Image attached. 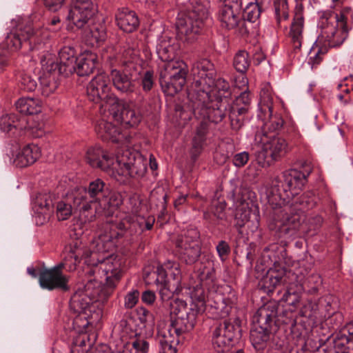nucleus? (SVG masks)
Listing matches in <instances>:
<instances>
[{
    "mask_svg": "<svg viewBox=\"0 0 353 353\" xmlns=\"http://www.w3.org/2000/svg\"><path fill=\"white\" fill-rule=\"evenodd\" d=\"M216 276L213 261H202L197 270V283L189 288L191 299L190 307L179 299L170 303L171 314L174 318L170 325L159 330V340L179 343V336L190 331L194 327L196 317L206 308L208 292L216 290Z\"/></svg>",
    "mask_w": 353,
    "mask_h": 353,
    "instance_id": "f257e3e1",
    "label": "nucleus"
},
{
    "mask_svg": "<svg viewBox=\"0 0 353 353\" xmlns=\"http://www.w3.org/2000/svg\"><path fill=\"white\" fill-rule=\"evenodd\" d=\"M311 172L310 165L306 166L303 172L296 169L286 170L283 174L282 192L276 185L268 192V201L272 209L270 215L271 230L292 235L299 228L301 215L299 212H294L289 203L300 193Z\"/></svg>",
    "mask_w": 353,
    "mask_h": 353,
    "instance_id": "f03ea898",
    "label": "nucleus"
},
{
    "mask_svg": "<svg viewBox=\"0 0 353 353\" xmlns=\"http://www.w3.org/2000/svg\"><path fill=\"white\" fill-rule=\"evenodd\" d=\"M69 201L79 210V218L83 222H92L97 214L103 213L110 219L123 202L119 192H110L100 179L90 182L88 188L75 187L69 190Z\"/></svg>",
    "mask_w": 353,
    "mask_h": 353,
    "instance_id": "7ed1b4c3",
    "label": "nucleus"
},
{
    "mask_svg": "<svg viewBox=\"0 0 353 353\" xmlns=\"http://www.w3.org/2000/svg\"><path fill=\"white\" fill-rule=\"evenodd\" d=\"M85 159L91 167L108 172L119 183L130 177H142L147 170V159L136 150H119L114 161L100 146L94 145L88 149Z\"/></svg>",
    "mask_w": 353,
    "mask_h": 353,
    "instance_id": "20e7f679",
    "label": "nucleus"
},
{
    "mask_svg": "<svg viewBox=\"0 0 353 353\" xmlns=\"http://www.w3.org/2000/svg\"><path fill=\"white\" fill-rule=\"evenodd\" d=\"M179 45L176 38L162 34L158 39L157 53L164 62L160 72V83L163 92L174 96L186 83L187 65L182 60L174 59Z\"/></svg>",
    "mask_w": 353,
    "mask_h": 353,
    "instance_id": "39448f33",
    "label": "nucleus"
},
{
    "mask_svg": "<svg viewBox=\"0 0 353 353\" xmlns=\"http://www.w3.org/2000/svg\"><path fill=\"white\" fill-rule=\"evenodd\" d=\"M154 221L153 216L145 217L117 211L103 225L99 234V239L96 242L97 249L109 250L114 245V240L127 232L132 235L139 231L150 230Z\"/></svg>",
    "mask_w": 353,
    "mask_h": 353,
    "instance_id": "423d86ee",
    "label": "nucleus"
},
{
    "mask_svg": "<svg viewBox=\"0 0 353 353\" xmlns=\"http://www.w3.org/2000/svg\"><path fill=\"white\" fill-rule=\"evenodd\" d=\"M208 0H188L185 9L180 11L176 22L177 36L181 40L192 43L196 40L209 17Z\"/></svg>",
    "mask_w": 353,
    "mask_h": 353,
    "instance_id": "0eeeda50",
    "label": "nucleus"
},
{
    "mask_svg": "<svg viewBox=\"0 0 353 353\" xmlns=\"http://www.w3.org/2000/svg\"><path fill=\"white\" fill-rule=\"evenodd\" d=\"M208 90L203 92H189L188 103L184 105L179 113L180 118L184 121L195 118H205L213 123L221 122L227 110L226 103L222 99L210 98Z\"/></svg>",
    "mask_w": 353,
    "mask_h": 353,
    "instance_id": "6e6552de",
    "label": "nucleus"
},
{
    "mask_svg": "<svg viewBox=\"0 0 353 353\" xmlns=\"http://www.w3.org/2000/svg\"><path fill=\"white\" fill-rule=\"evenodd\" d=\"M192 72L194 76V88L189 92H203L208 90L210 98L216 93L219 98L230 94V84L223 78L215 79L216 70L213 63L208 59H201L194 64Z\"/></svg>",
    "mask_w": 353,
    "mask_h": 353,
    "instance_id": "1a4fd4ad",
    "label": "nucleus"
},
{
    "mask_svg": "<svg viewBox=\"0 0 353 353\" xmlns=\"http://www.w3.org/2000/svg\"><path fill=\"white\" fill-rule=\"evenodd\" d=\"M255 159L262 168H268L274 162L281 160L290 151L288 141L283 137H268L262 131H258L252 143Z\"/></svg>",
    "mask_w": 353,
    "mask_h": 353,
    "instance_id": "9d476101",
    "label": "nucleus"
},
{
    "mask_svg": "<svg viewBox=\"0 0 353 353\" xmlns=\"http://www.w3.org/2000/svg\"><path fill=\"white\" fill-rule=\"evenodd\" d=\"M94 239L91 244V251H87L85 256L86 263L89 265L97 266L99 265V271L101 270L105 275L106 285L111 290H114L122 276V260L117 256L110 255L107 257H101L99 256L100 253H105L112 250L115 244L107 250H99L97 249V241Z\"/></svg>",
    "mask_w": 353,
    "mask_h": 353,
    "instance_id": "9b49d317",
    "label": "nucleus"
},
{
    "mask_svg": "<svg viewBox=\"0 0 353 353\" xmlns=\"http://www.w3.org/2000/svg\"><path fill=\"white\" fill-rule=\"evenodd\" d=\"M51 37L48 28H41L39 26H26L23 29L10 32L6 38L5 42L10 50L21 48L23 44H28L31 51L44 50V47Z\"/></svg>",
    "mask_w": 353,
    "mask_h": 353,
    "instance_id": "f8f14e48",
    "label": "nucleus"
},
{
    "mask_svg": "<svg viewBox=\"0 0 353 353\" xmlns=\"http://www.w3.org/2000/svg\"><path fill=\"white\" fill-rule=\"evenodd\" d=\"M139 49L136 43L128 46L122 54V64L125 72L112 70L110 77L114 87L121 93H131L135 90V85L131 80L132 70H137L141 63Z\"/></svg>",
    "mask_w": 353,
    "mask_h": 353,
    "instance_id": "ddd939ff",
    "label": "nucleus"
},
{
    "mask_svg": "<svg viewBox=\"0 0 353 353\" xmlns=\"http://www.w3.org/2000/svg\"><path fill=\"white\" fill-rule=\"evenodd\" d=\"M347 18L342 11L336 17H333L330 12H322L318 23L321 30L319 39L325 40L330 47L341 46L347 37L345 27Z\"/></svg>",
    "mask_w": 353,
    "mask_h": 353,
    "instance_id": "4468645a",
    "label": "nucleus"
},
{
    "mask_svg": "<svg viewBox=\"0 0 353 353\" xmlns=\"http://www.w3.org/2000/svg\"><path fill=\"white\" fill-rule=\"evenodd\" d=\"M120 343L116 350L110 352L107 346L97 350L94 353H148V342L131 328L126 320H121L119 324Z\"/></svg>",
    "mask_w": 353,
    "mask_h": 353,
    "instance_id": "2eb2a0df",
    "label": "nucleus"
},
{
    "mask_svg": "<svg viewBox=\"0 0 353 353\" xmlns=\"http://www.w3.org/2000/svg\"><path fill=\"white\" fill-rule=\"evenodd\" d=\"M87 95L90 101L101 104V109H108L119 98L112 92L110 78L105 72L94 76L87 85Z\"/></svg>",
    "mask_w": 353,
    "mask_h": 353,
    "instance_id": "dca6fc26",
    "label": "nucleus"
},
{
    "mask_svg": "<svg viewBox=\"0 0 353 353\" xmlns=\"http://www.w3.org/2000/svg\"><path fill=\"white\" fill-rule=\"evenodd\" d=\"M40 59L42 74L39 77L42 95L48 97L58 87V77L61 73V68H58V63L53 54L43 50L37 54Z\"/></svg>",
    "mask_w": 353,
    "mask_h": 353,
    "instance_id": "f3484780",
    "label": "nucleus"
},
{
    "mask_svg": "<svg viewBox=\"0 0 353 353\" xmlns=\"http://www.w3.org/2000/svg\"><path fill=\"white\" fill-rule=\"evenodd\" d=\"M95 301L88 295L83 290H78L72 296L70 302V307L74 312L78 314L74 323H78L79 320L85 319V323L81 327L85 328L88 325H96L101 316L100 310L94 311V307L91 305Z\"/></svg>",
    "mask_w": 353,
    "mask_h": 353,
    "instance_id": "a211bd4d",
    "label": "nucleus"
},
{
    "mask_svg": "<svg viewBox=\"0 0 353 353\" xmlns=\"http://www.w3.org/2000/svg\"><path fill=\"white\" fill-rule=\"evenodd\" d=\"M234 227L241 234V228L248 225L252 231L259 225V211L245 195L238 196L234 201Z\"/></svg>",
    "mask_w": 353,
    "mask_h": 353,
    "instance_id": "6ab92c4d",
    "label": "nucleus"
},
{
    "mask_svg": "<svg viewBox=\"0 0 353 353\" xmlns=\"http://www.w3.org/2000/svg\"><path fill=\"white\" fill-rule=\"evenodd\" d=\"M240 325L238 320L224 321L216 325L212 331V343L219 353L230 350L234 340L239 335Z\"/></svg>",
    "mask_w": 353,
    "mask_h": 353,
    "instance_id": "aec40b11",
    "label": "nucleus"
},
{
    "mask_svg": "<svg viewBox=\"0 0 353 353\" xmlns=\"http://www.w3.org/2000/svg\"><path fill=\"white\" fill-rule=\"evenodd\" d=\"M199 232L196 229L188 230L176 241V246L182 260L187 264H193L201 254Z\"/></svg>",
    "mask_w": 353,
    "mask_h": 353,
    "instance_id": "412c9836",
    "label": "nucleus"
},
{
    "mask_svg": "<svg viewBox=\"0 0 353 353\" xmlns=\"http://www.w3.org/2000/svg\"><path fill=\"white\" fill-rule=\"evenodd\" d=\"M246 0H227L220 7L218 20L222 28L234 30L242 22L241 9Z\"/></svg>",
    "mask_w": 353,
    "mask_h": 353,
    "instance_id": "4be33fe9",
    "label": "nucleus"
},
{
    "mask_svg": "<svg viewBox=\"0 0 353 353\" xmlns=\"http://www.w3.org/2000/svg\"><path fill=\"white\" fill-rule=\"evenodd\" d=\"M294 274L284 267L274 264L262 278L260 285L265 292H272L277 287L292 284Z\"/></svg>",
    "mask_w": 353,
    "mask_h": 353,
    "instance_id": "5701e85b",
    "label": "nucleus"
},
{
    "mask_svg": "<svg viewBox=\"0 0 353 353\" xmlns=\"http://www.w3.org/2000/svg\"><path fill=\"white\" fill-rule=\"evenodd\" d=\"M94 12L91 0H72L67 19L77 28H82L92 18Z\"/></svg>",
    "mask_w": 353,
    "mask_h": 353,
    "instance_id": "b1692460",
    "label": "nucleus"
},
{
    "mask_svg": "<svg viewBox=\"0 0 353 353\" xmlns=\"http://www.w3.org/2000/svg\"><path fill=\"white\" fill-rule=\"evenodd\" d=\"M108 112L114 121L126 128L136 127L141 120V115L139 112L119 99L108 108Z\"/></svg>",
    "mask_w": 353,
    "mask_h": 353,
    "instance_id": "393cba45",
    "label": "nucleus"
},
{
    "mask_svg": "<svg viewBox=\"0 0 353 353\" xmlns=\"http://www.w3.org/2000/svg\"><path fill=\"white\" fill-rule=\"evenodd\" d=\"M95 131L103 139L111 140L113 142H122L127 149H130V147L133 145L132 137L121 134L115 125L104 118L97 121Z\"/></svg>",
    "mask_w": 353,
    "mask_h": 353,
    "instance_id": "a878e982",
    "label": "nucleus"
},
{
    "mask_svg": "<svg viewBox=\"0 0 353 353\" xmlns=\"http://www.w3.org/2000/svg\"><path fill=\"white\" fill-rule=\"evenodd\" d=\"M70 277L55 270H43L39 275V284L43 289L48 290H61L68 291L70 290L68 285Z\"/></svg>",
    "mask_w": 353,
    "mask_h": 353,
    "instance_id": "bb28decb",
    "label": "nucleus"
},
{
    "mask_svg": "<svg viewBox=\"0 0 353 353\" xmlns=\"http://www.w3.org/2000/svg\"><path fill=\"white\" fill-rule=\"evenodd\" d=\"M54 196L50 193L37 196L33 206L37 224L43 225L50 219L54 212Z\"/></svg>",
    "mask_w": 353,
    "mask_h": 353,
    "instance_id": "cd10ccee",
    "label": "nucleus"
},
{
    "mask_svg": "<svg viewBox=\"0 0 353 353\" xmlns=\"http://www.w3.org/2000/svg\"><path fill=\"white\" fill-rule=\"evenodd\" d=\"M40 148L33 143L19 148L13 154L12 162L19 168H26L34 163L41 157Z\"/></svg>",
    "mask_w": 353,
    "mask_h": 353,
    "instance_id": "c85d7f7f",
    "label": "nucleus"
},
{
    "mask_svg": "<svg viewBox=\"0 0 353 353\" xmlns=\"http://www.w3.org/2000/svg\"><path fill=\"white\" fill-rule=\"evenodd\" d=\"M115 19L118 27L125 32H132L139 25V20L134 11L128 8L117 10Z\"/></svg>",
    "mask_w": 353,
    "mask_h": 353,
    "instance_id": "c756f323",
    "label": "nucleus"
},
{
    "mask_svg": "<svg viewBox=\"0 0 353 353\" xmlns=\"http://www.w3.org/2000/svg\"><path fill=\"white\" fill-rule=\"evenodd\" d=\"M97 55L90 51H84L77 57L74 72L83 77L91 74L96 67Z\"/></svg>",
    "mask_w": 353,
    "mask_h": 353,
    "instance_id": "7c9ffc66",
    "label": "nucleus"
},
{
    "mask_svg": "<svg viewBox=\"0 0 353 353\" xmlns=\"http://www.w3.org/2000/svg\"><path fill=\"white\" fill-rule=\"evenodd\" d=\"M276 316V310L273 305L261 307L253 316V327H262L270 330L274 319Z\"/></svg>",
    "mask_w": 353,
    "mask_h": 353,
    "instance_id": "2f4dec72",
    "label": "nucleus"
},
{
    "mask_svg": "<svg viewBox=\"0 0 353 353\" xmlns=\"http://www.w3.org/2000/svg\"><path fill=\"white\" fill-rule=\"evenodd\" d=\"M160 270H163L164 273L163 279H170L171 283L182 288L181 285V272L178 263L171 261H168L163 265L158 266L157 271L154 274L159 276Z\"/></svg>",
    "mask_w": 353,
    "mask_h": 353,
    "instance_id": "473e14b6",
    "label": "nucleus"
},
{
    "mask_svg": "<svg viewBox=\"0 0 353 353\" xmlns=\"http://www.w3.org/2000/svg\"><path fill=\"white\" fill-rule=\"evenodd\" d=\"M59 65L58 68H61V73L65 74L74 72V65L77 60L76 51L74 48L70 46H64L59 52Z\"/></svg>",
    "mask_w": 353,
    "mask_h": 353,
    "instance_id": "72a5a7b5",
    "label": "nucleus"
},
{
    "mask_svg": "<svg viewBox=\"0 0 353 353\" xmlns=\"http://www.w3.org/2000/svg\"><path fill=\"white\" fill-rule=\"evenodd\" d=\"M160 271L159 276L157 275L155 283L157 285L161 300L165 301L171 299L174 293H179L182 288H179L171 283L170 279H163L164 273L163 270Z\"/></svg>",
    "mask_w": 353,
    "mask_h": 353,
    "instance_id": "f704fd0d",
    "label": "nucleus"
},
{
    "mask_svg": "<svg viewBox=\"0 0 353 353\" xmlns=\"http://www.w3.org/2000/svg\"><path fill=\"white\" fill-rule=\"evenodd\" d=\"M304 17L301 11L296 12L288 35L295 48H300L303 39Z\"/></svg>",
    "mask_w": 353,
    "mask_h": 353,
    "instance_id": "c9c22d12",
    "label": "nucleus"
},
{
    "mask_svg": "<svg viewBox=\"0 0 353 353\" xmlns=\"http://www.w3.org/2000/svg\"><path fill=\"white\" fill-rule=\"evenodd\" d=\"M26 123V117L16 114L3 115L0 118L1 130L6 132H11L13 129L23 131Z\"/></svg>",
    "mask_w": 353,
    "mask_h": 353,
    "instance_id": "e433bc0d",
    "label": "nucleus"
},
{
    "mask_svg": "<svg viewBox=\"0 0 353 353\" xmlns=\"http://www.w3.org/2000/svg\"><path fill=\"white\" fill-rule=\"evenodd\" d=\"M87 255V250L83 251L79 248H71L68 256H65L63 262L59 263L57 265L51 268V270H55L57 272H62L63 268L68 265V261H71V264L69 265V271H73L76 268L77 263L81 259H84L86 260L85 256Z\"/></svg>",
    "mask_w": 353,
    "mask_h": 353,
    "instance_id": "4c0bfd02",
    "label": "nucleus"
},
{
    "mask_svg": "<svg viewBox=\"0 0 353 353\" xmlns=\"http://www.w3.org/2000/svg\"><path fill=\"white\" fill-rule=\"evenodd\" d=\"M112 290L108 288L106 285L103 286L101 281L93 279L87 282L83 291L94 301H97L108 296Z\"/></svg>",
    "mask_w": 353,
    "mask_h": 353,
    "instance_id": "58836bf2",
    "label": "nucleus"
},
{
    "mask_svg": "<svg viewBox=\"0 0 353 353\" xmlns=\"http://www.w3.org/2000/svg\"><path fill=\"white\" fill-rule=\"evenodd\" d=\"M69 191L65 195L64 200L59 201L56 205V215L59 221L67 220L70 217L72 212H78L79 210L75 208L74 203L69 201Z\"/></svg>",
    "mask_w": 353,
    "mask_h": 353,
    "instance_id": "ea45409f",
    "label": "nucleus"
},
{
    "mask_svg": "<svg viewBox=\"0 0 353 353\" xmlns=\"http://www.w3.org/2000/svg\"><path fill=\"white\" fill-rule=\"evenodd\" d=\"M17 110L25 114H34L41 112L40 101L33 98H21L16 102Z\"/></svg>",
    "mask_w": 353,
    "mask_h": 353,
    "instance_id": "a19ab883",
    "label": "nucleus"
},
{
    "mask_svg": "<svg viewBox=\"0 0 353 353\" xmlns=\"http://www.w3.org/2000/svg\"><path fill=\"white\" fill-rule=\"evenodd\" d=\"M323 281L318 273H312L308 275L300 284H296L299 291H305L308 294H315L322 285Z\"/></svg>",
    "mask_w": 353,
    "mask_h": 353,
    "instance_id": "79ce46f5",
    "label": "nucleus"
},
{
    "mask_svg": "<svg viewBox=\"0 0 353 353\" xmlns=\"http://www.w3.org/2000/svg\"><path fill=\"white\" fill-rule=\"evenodd\" d=\"M232 298H223L221 294H216L214 297V305L216 315L219 317H225L229 314L232 305L234 304L235 298L234 292L232 293Z\"/></svg>",
    "mask_w": 353,
    "mask_h": 353,
    "instance_id": "37998d69",
    "label": "nucleus"
},
{
    "mask_svg": "<svg viewBox=\"0 0 353 353\" xmlns=\"http://www.w3.org/2000/svg\"><path fill=\"white\" fill-rule=\"evenodd\" d=\"M270 330L252 327L250 331V341L256 350L263 349L270 338Z\"/></svg>",
    "mask_w": 353,
    "mask_h": 353,
    "instance_id": "c03bdc74",
    "label": "nucleus"
},
{
    "mask_svg": "<svg viewBox=\"0 0 353 353\" xmlns=\"http://www.w3.org/2000/svg\"><path fill=\"white\" fill-rule=\"evenodd\" d=\"M247 113L245 108H239L236 107H229L228 114L230 121L231 129L234 132H238L243 125L244 117Z\"/></svg>",
    "mask_w": 353,
    "mask_h": 353,
    "instance_id": "a18cd8bd",
    "label": "nucleus"
},
{
    "mask_svg": "<svg viewBox=\"0 0 353 353\" xmlns=\"http://www.w3.org/2000/svg\"><path fill=\"white\" fill-rule=\"evenodd\" d=\"M26 127L23 129L26 133L34 138L42 137L46 134L45 123L43 121L26 117Z\"/></svg>",
    "mask_w": 353,
    "mask_h": 353,
    "instance_id": "49530a36",
    "label": "nucleus"
},
{
    "mask_svg": "<svg viewBox=\"0 0 353 353\" xmlns=\"http://www.w3.org/2000/svg\"><path fill=\"white\" fill-rule=\"evenodd\" d=\"M260 3L257 0L256 2L247 3L241 16L243 20L252 23L256 21L260 17L262 9Z\"/></svg>",
    "mask_w": 353,
    "mask_h": 353,
    "instance_id": "de8ad7c7",
    "label": "nucleus"
},
{
    "mask_svg": "<svg viewBox=\"0 0 353 353\" xmlns=\"http://www.w3.org/2000/svg\"><path fill=\"white\" fill-rule=\"evenodd\" d=\"M272 101V88L269 83H266L263 86L260 92V109L262 111H268L271 113Z\"/></svg>",
    "mask_w": 353,
    "mask_h": 353,
    "instance_id": "09e8293b",
    "label": "nucleus"
},
{
    "mask_svg": "<svg viewBox=\"0 0 353 353\" xmlns=\"http://www.w3.org/2000/svg\"><path fill=\"white\" fill-rule=\"evenodd\" d=\"M274 10L276 23H281L289 18V7L287 0H274Z\"/></svg>",
    "mask_w": 353,
    "mask_h": 353,
    "instance_id": "8fccbe9b",
    "label": "nucleus"
},
{
    "mask_svg": "<svg viewBox=\"0 0 353 353\" xmlns=\"http://www.w3.org/2000/svg\"><path fill=\"white\" fill-rule=\"evenodd\" d=\"M350 342H353L346 334H339L333 341V348L335 353H353L350 348Z\"/></svg>",
    "mask_w": 353,
    "mask_h": 353,
    "instance_id": "3c124183",
    "label": "nucleus"
},
{
    "mask_svg": "<svg viewBox=\"0 0 353 353\" xmlns=\"http://www.w3.org/2000/svg\"><path fill=\"white\" fill-rule=\"evenodd\" d=\"M233 65L240 73H245L250 65L249 54L245 50H239L234 56Z\"/></svg>",
    "mask_w": 353,
    "mask_h": 353,
    "instance_id": "603ef678",
    "label": "nucleus"
},
{
    "mask_svg": "<svg viewBox=\"0 0 353 353\" xmlns=\"http://www.w3.org/2000/svg\"><path fill=\"white\" fill-rule=\"evenodd\" d=\"M88 37L93 46L103 42L107 37L105 26L102 23L94 24L90 28Z\"/></svg>",
    "mask_w": 353,
    "mask_h": 353,
    "instance_id": "864d4df0",
    "label": "nucleus"
},
{
    "mask_svg": "<svg viewBox=\"0 0 353 353\" xmlns=\"http://www.w3.org/2000/svg\"><path fill=\"white\" fill-rule=\"evenodd\" d=\"M303 291H299V287L296 284L292 283L288 288L283 299L287 302L288 305L296 307L300 301V294Z\"/></svg>",
    "mask_w": 353,
    "mask_h": 353,
    "instance_id": "5fc2aeb1",
    "label": "nucleus"
},
{
    "mask_svg": "<svg viewBox=\"0 0 353 353\" xmlns=\"http://www.w3.org/2000/svg\"><path fill=\"white\" fill-rule=\"evenodd\" d=\"M250 104V97L249 92L243 91L234 101L230 107H236L239 108H245L248 112Z\"/></svg>",
    "mask_w": 353,
    "mask_h": 353,
    "instance_id": "6e6d98bb",
    "label": "nucleus"
},
{
    "mask_svg": "<svg viewBox=\"0 0 353 353\" xmlns=\"http://www.w3.org/2000/svg\"><path fill=\"white\" fill-rule=\"evenodd\" d=\"M138 314L140 321L145 324V327L152 329L154 325V318L153 314L144 307H140L138 311Z\"/></svg>",
    "mask_w": 353,
    "mask_h": 353,
    "instance_id": "4d7b16f0",
    "label": "nucleus"
},
{
    "mask_svg": "<svg viewBox=\"0 0 353 353\" xmlns=\"http://www.w3.org/2000/svg\"><path fill=\"white\" fill-rule=\"evenodd\" d=\"M269 120L265 123V125L268 129L272 131H276L283 127V120L282 117L279 114H273V110H272L271 113L268 112Z\"/></svg>",
    "mask_w": 353,
    "mask_h": 353,
    "instance_id": "13d9d810",
    "label": "nucleus"
},
{
    "mask_svg": "<svg viewBox=\"0 0 353 353\" xmlns=\"http://www.w3.org/2000/svg\"><path fill=\"white\" fill-rule=\"evenodd\" d=\"M21 89L27 92L34 91L37 86L36 80L29 74H23L20 81Z\"/></svg>",
    "mask_w": 353,
    "mask_h": 353,
    "instance_id": "bf43d9fd",
    "label": "nucleus"
},
{
    "mask_svg": "<svg viewBox=\"0 0 353 353\" xmlns=\"http://www.w3.org/2000/svg\"><path fill=\"white\" fill-rule=\"evenodd\" d=\"M154 83V72L152 70L145 71L141 78V86L145 92H149Z\"/></svg>",
    "mask_w": 353,
    "mask_h": 353,
    "instance_id": "052dcab7",
    "label": "nucleus"
},
{
    "mask_svg": "<svg viewBox=\"0 0 353 353\" xmlns=\"http://www.w3.org/2000/svg\"><path fill=\"white\" fill-rule=\"evenodd\" d=\"M139 297V292L137 290L128 292L125 296V307L129 309L134 307L138 302Z\"/></svg>",
    "mask_w": 353,
    "mask_h": 353,
    "instance_id": "680f3d73",
    "label": "nucleus"
},
{
    "mask_svg": "<svg viewBox=\"0 0 353 353\" xmlns=\"http://www.w3.org/2000/svg\"><path fill=\"white\" fill-rule=\"evenodd\" d=\"M205 138L195 134L192 140L191 154L193 158H196L201 152Z\"/></svg>",
    "mask_w": 353,
    "mask_h": 353,
    "instance_id": "e2e57ef3",
    "label": "nucleus"
},
{
    "mask_svg": "<svg viewBox=\"0 0 353 353\" xmlns=\"http://www.w3.org/2000/svg\"><path fill=\"white\" fill-rule=\"evenodd\" d=\"M249 157V154L247 152L237 153L233 157V163L237 168L243 167L248 162Z\"/></svg>",
    "mask_w": 353,
    "mask_h": 353,
    "instance_id": "0e129e2a",
    "label": "nucleus"
},
{
    "mask_svg": "<svg viewBox=\"0 0 353 353\" xmlns=\"http://www.w3.org/2000/svg\"><path fill=\"white\" fill-rule=\"evenodd\" d=\"M225 208L226 204L224 201H219L214 205L212 213L218 219L223 220L226 218Z\"/></svg>",
    "mask_w": 353,
    "mask_h": 353,
    "instance_id": "69168bd1",
    "label": "nucleus"
},
{
    "mask_svg": "<svg viewBox=\"0 0 353 353\" xmlns=\"http://www.w3.org/2000/svg\"><path fill=\"white\" fill-rule=\"evenodd\" d=\"M178 343H170L167 341L159 340V353H176V345Z\"/></svg>",
    "mask_w": 353,
    "mask_h": 353,
    "instance_id": "338daca9",
    "label": "nucleus"
},
{
    "mask_svg": "<svg viewBox=\"0 0 353 353\" xmlns=\"http://www.w3.org/2000/svg\"><path fill=\"white\" fill-rule=\"evenodd\" d=\"M198 120H201L199 125L196 128V135L205 138V135L208 132V119L205 118H196Z\"/></svg>",
    "mask_w": 353,
    "mask_h": 353,
    "instance_id": "774afa93",
    "label": "nucleus"
}]
</instances>
